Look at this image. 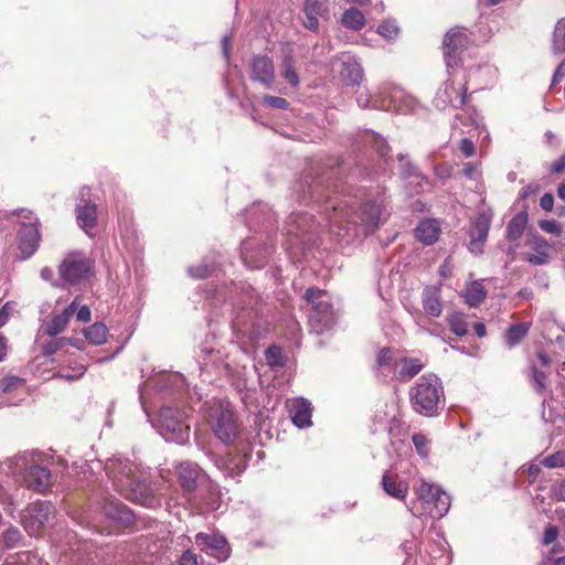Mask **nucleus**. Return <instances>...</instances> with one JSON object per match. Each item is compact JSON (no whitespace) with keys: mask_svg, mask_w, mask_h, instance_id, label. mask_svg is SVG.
I'll return each instance as SVG.
<instances>
[{"mask_svg":"<svg viewBox=\"0 0 565 565\" xmlns=\"http://www.w3.org/2000/svg\"><path fill=\"white\" fill-rule=\"evenodd\" d=\"M342 171L340 166L328 169L312 167L295 184L294 192L298 200L319 205L330 231L349 243L384 224L392 207L386 188L381 182L375 186H364L354 195L347 186L331 183Z\"/></svg>","mask_w":565,"mask_h":565,"instance_id":"f257e3e1","label":"nucleus"},{"mask_svg":"<svg viewBox=\"0 0 565 565\" xmlns=\"http://www.w3.org/2000/svg\"><path fill=\"white\" fill-rule=\"evenodd\" d=\"M104 470L113 490L125 499L146 508L160 505L162 490L158 482L149 479L140 463L115 456L106 460Z\"/></svg>","mask_w":565,"mask_h":565,"instance_id":"f03ea898","label":"nucleus"},{"mask_svg":"<svg viewBox=\"0 0 565 565\" xmlns=\"http://www.w3.org/2000/svg\"><path fill=\"white\" fill-rule=\"evenodd\" d=\"M178 477L188 505L172 507L171 500L167 503L170 513L178 520L185 522L186 519L194 516V511L198 514H204L221 508L218 486L199 465L191 461L181 462L178 466Z\"/></svg>","mask_w":565,"mask_h":565,"instance_id":"7ed1b4c3","label":"nucleus"},{"mask_svg":"<svg viewBox=\"0 0 565 565\" xmlns=\"http://www.w3.org/2000/svg\"><path fill=\"white\" fill-rule=\"evenodd\" d=\"M412 408L423 416H437L445 404L441 380L435 374L422 375L409 390Z\"/></svg>","mask_w":565,"mask_h":565,"instance_id":"20e7f679","label":"nucleus"},{"mask_svg":"<svg viewBox=\"0 0 565 565\" xmlns=\"http://www.w3.org/2000/svg\"><path fill=\"white\" fill-rule=\"evenodd\" d=\"M8 468L18 482L38 493H45L52 486L46 467L36 462L33 454L23 452L8 460Z\"/></svg>","mask_w":565,"mask_h":565,"instance_id":"39448f33","label":"nucleus"},{"mask_svg":"<svg viewBox=\"0 0 565 565\" xmlns=\"http://www.w3.org/2000/svg\"><path fill=\"white\" fill-rule=\"evenodd\" d=\"M361 108H374L385 111L406 113L413 107V99L405 95L403 89L385 84L379 88L375 96L362 90L356 96Z\"/></svg>","mask_w":565,"mask_h":565,"instance_id":"423d86ee","label":"nucleus"},{"mask_svg":"<svg viewBox=\"0 0 565 565\" xmlns=\"http://www.w3.org/2000/svg\"><path fill=\"white\" fill-rule=\"evenodd\" d=\"M305 299L312 305L309 313L311 329L318 334L329 330L337 320L330 296L324 290L311 287L306 290Z\"/></svg>","mask_w":565,"mask_h":565,"instance_id":"0eeeda50","label":"nucleus"},{"mask_svg":"<svg viewBox=\"0 0 565 565\" xmlns=\"http://www.w3.org/2000/svg\"><path fill=\"white\" fill-rule=\"evenodd\" d=\"M319 224L312 214L292 212L285 223V235L287 236V248L303 249L313 243L312 234Z\"/></svg>","mask_w":565,"mask_h":565,"instance_id":"6e6552de","label":"nucleus"},{"mask_svg":"<svg viewBox=\"0 0 565 565\" xmlns=\"http://www.w3.org/2000/svg\"><path fill=\"white\" fill-rule=\"evenodd\" d=\"M185 417V413L179 408L162 407L159 412V434L170 443H186L190 438V425Z\"/></svg>","mask_w":565,"mask_h":565,"instance_id":"1a4fd4ad","label":"nucleus"},{"mask_svg":"<svg viewBox=\"0 0 565 565\" xmlns=\"http://www.w3.org/2000/svg\"><path fill=\"white\" fill-rule=\"evenodd\" d=\"M207 422L215 436L223 444H231L237 437L238 425L230 405L213 404L207 411Z\"/></svg>","mask_w":565,"mask_h":565,"instance_id":"9d476101","label":"nucleus"},{"mask_svg":"<svg viewBox=\"0 0 565 565\" xmlns=\"http://www.w3.org/2000/svg\"><path fill=\"white\" fill-rule=\"evenodd\" d=\"M416 494L423 511L433 519H441L450 508V497L436 484L422 480Z\"/></svg>","mask_w":565,"mask_h":565,"instance_id":"9b49d317","label":"nucleus"},{"mask_svg":"<svg viewBox=\"0 0 565 565\" xmlns=\"http://www.w3.org/2000/svg\"><path fill=\"white\" fill-rule=\"evenodd\" d=\"M21 218V227L19 228V249L23 255V259L31 257L38 249L41 234L39 231L38 217L26 209H20L13 212Z\"/></svg>","mask_w":565,"mask_h":565,"instance_id":"f8f14e48","label":"nucleus"},{"mask_svg":"<svg viewBox=\"0 0 565 565\" xmlns=\"http://www.w3.org/2000/svg\"><path fill=\"white\" fill-rule=\"evenodd\" d=\"M96 495L100 510L107 519L124 526L134 523L136 519L134 511L111 495L107 486H99Z\"/></svg>","mask_w":565,"mask_h":565,"instance_id":"ddd939ff","label":"nucleus"},{"mask_svg":"<svg viewBox=\"0 0 565 565\" xmlns=\"http://www.w3.org/2000/svg\"><path fill=\"white\" fill-rule=\"evenodd\" d=\"M55 515V509L49 501L30 503L21 511V524L24 530H40L47 526Z\"/></svg>","mask_w":565,"mask_h":565,"instance_id":"4468645a","label":"nucleus"},{"mask_svg":"<svg viewBox=\"0 0 565 565\" xmlns=\"http://www.w3.org/2000/svg\"><path fill=\"white\" fill-rule=\"evenodd\" d=\"M493 218V212L488 209L477 214L472 221L469 230V244L468 249L475 255L483 253V246L488 239L490 226Z\"/></svg>","mask_w":565,"mask_h":565,"instance_id":"2eb2a0df","label":"nucleus"},{"mask_svg":"<svg viewBox=\"0 0 565 565\" xmlns=\"http://www.w3.org/2000/svg\"><path fill=\"white\" fill-rule=\"evenodd\" d=\"M195 542L202 551L218 562L226 561L232 552L227 540L220 532H199Z\"/></svg>","mask_w":565,"mask_h":565,"instance_id":"dca6fc26","label":"nucleus"},{"mask_svg":"<svg viewBox=\"0 0 565 565\" xmlns=\"http://www.w3.org/2000/svg\"><path fill=\"white\" fill-rule=\"evenodd\" d=\"M90 262L78 254H71L64 258L58 267L60 276L68 284H76L87 278L90 271Z\"/></svg>","mask_w":565,"mask_h":565,"instance_id":"f3484780","label":"nucleus"},{"mask_svg":"<svg viewBox=\"0 0 565 565\" xmlns=\"http://www.w3.org/2000/svg\"><path fill=\"white\" fill-rule=\"evenodd\" d=\"M469 39L460 29H451L444 39V58L447 67L455 66L468 47Z\"/></svg>","mask_w":565,"mask_h":565,"instance_id":"a211bd4d","label":"nucleus"},{"mask_svg":"<svg viewBox=\"0 0 565 565\" xmlns=\"http://www.w3.org/2000/svg\"><path fill=\"white\" fill-rule=\"evenodd\" d=\"M467 87H456L454 82H445L438 89L434 104L439 109H445L448 106L454 108L462 107L466 104Z\"/></svg>","mask_w":565,"mask_h":565,"instance_id":"6ab92c4d","label":"nucleus"},{"mask_svg":"<svg viewBox=\"0 0 565 565\" xmlns=\"http://www.w3.org/2000/svg\"><path fill=\"white\" fill-rule=\"evenodd\" d=\"M252 81L257 82L266 89H271L276 82L275 66L266 55H256L250 63Z\"/></svg>","mask_w":565,"mask_h":565,"instance_id":"aec40b11","label":"nucleus"},{"mask_svg":"<svg viewBox=\"0 0 565 565\" xmlns=\"http://www.w3.org/2000/svg\"><path fill=\"white\" fill-rule=\"evenodd\" d=\"M286 407L295 426L307 428L312 425V405L303 397H295L286 401Z\"/></svg>","mask_w":565,"mask_h":565,"instance_id":"412c9836","label":"nucleus"},{"mask_svg":"<svg viewBox=\"0 0 565 565\" xmlns=\"http://www.w3.org/2000/svg\"><path fill=\"white\" fill-rule=\"evenodd\" d=\"M255 239L248 238L242 244V259L249 268H262L267 263L270 254L273 253L274 245L265 243L264 246L255 252Z\"/></svg>","mask_w":565,"mask_h":565,"instance_id":"4be33fe9","label":"nucleus"},{"mask_svg":"<svg viewBox=\"0 0 565 565\" xmlns=\"http://www.w3.org/2000/svg\"><path fill=\"white\" fill-rule=\"evenodd\" d=\"M401 356L397 351L391 348H383L379 351L376 363L383 376L396 375Z\"/></svg>","mask_w":565,"mask_h":565,"instance_id":"5701e85b","label":"nucleus"},{"mask_svg":"<svg viewBox=\"0 0 565 565\" xmlns=\"http://www.w3.org/2000/svg\"><path fill=\"white\" fill-rule=\"evenodd\" d=\"M77 223L78 225L90 235V231L97 223V206L94 203L82 200L77 209Z\"/></svg>","mask_w":565,"mask_h":565,"instance_id":"b1692460","label":"nucleus"},{"mask_svg":"<svg viewBox=\"0 0 565 565\" xmlns=\"http://www.w3.org/2000/svg\"><path fill=\"white\" fill-rule=\"evenodd\" d=\"M382 488L384 492L397 500H405L408 493V483L402 480L396 475H388L387 472L382 476Z\"/></svg>","mask_w":565,"mask_h":565,"instance_id":"393cba45","label":"nucleus"},{"mask_svg":"<svg viewBox=\"0 0 565 565\" xmlns=\"http://www.w3.org/2000/svg\"><path fill=\"white\" fill-rule=\"evenodd\" d=\"M340 76L347 85H359L363 78V70L354 57L347 56L341 62Z\"/></svg>","mask_w":565,"mask_h":565,"instance_id":"a878e982","label":"nucleus"},{"mask_svg":"<svg viewBox=\"0 0 565 565\" xmlns=\"http://www.w3.org/2000/svg\"><path fill=\"white\" fill-rule=\"evenodd\" d=\"M423 307L425 312L434 318H437L443 312V302L440 299V291L436 287H426L423 291Z\"/></svg>","mask_w":565,"mask_h":565,"instance_id":"bb28decb","label":"nucleus"},{"mask_svg":"<svg viewBox=\"0 0 565 565\" xmlns=\"http://www.w3.org/2000/svg\"><path fill=\"white\" fill-rule=\"evenodd\" d=\"M440 227L433 220L420 222L415 230L416 238L426 245L434 244L438 239Z\"/></svg>","mask_w":565,"mask_h":565,"instance_id":"cd10ccee","label":"nucleus"},{"mask_svg":"<svg viewBox=\"0 0 565 565\" xmlns=\"http://www.w3.org/2000/svg\"><path fill=\"white\" fill-rule=\"evenodd\" d=\"M323 6L318 0H305L303 13L305 21L303 26L308 30L316 31L319 28V17L321 15Z\"/></svg>","mask_w":565,"mask_h":565,"instance_id":"c85d7f7f","label":"nucleus"},{"mask_svg":"<svg viewBox=\"0 0 565 565\" xmlns=\"http://www.w3.org/2000/svg\"><path fill=\"white\" fill-rule=\"evenodd\" d=\"M424 366L425 364L418 358L401 356L399 367L396 374L399 380L406 381L417 375Z\"/></svg>","mask_w":565,"mask_h":565,"instance_id":"c756f323","label":"nucleus"},{"mask_svg":"<svg viewBox=\"0 0 565 565\" xmlns=\"http://www.w3.org/2000/svg\"><path fill=\"white\" fill-rule=\"evenodd\" d=\"M215 466L224 472L225 477L235 478L239 476L244 469L245 465L243 460L239 458H234L232 456H226L222 458L215 459Z\"/></svg>","mask_w":565,"mask_h":565,"instance_id":"7c9ffc66","label":"nucleus"},{"mask_svg":"<svg viewBox=\"0 0 565 565\" xmlns=\"http://www.w3.org/2000/svg\"><path fill=\"white\" fill-rule=\"evenodd\" d=\"M364 14L356 8L347 9L341 17V24L350 30L360 31L365 25Z\"/></svg>","mask_w":565,"mask_h":565,"instance_id":"2f4dec72","label":"nucleus"},{"mask_svg":"<svg viewBox=\"0 0 565 565\" xmlns=\"http://www.w3.org/2000/svg\"><path fill=\"white\" fill-rule=\"evenodd\" d=\"M486 289L480 281H473L462 291L465 301L470 307H478L486 298Z\"/></svg>","mask_w":565,"mask_h":565,"instance_id":"473e14b6","label":"nucleus"},{"mask_svg":"<svg viewBox=\"0 0 565 565\" xmlns=\"http://www.w3.org/2000/svg\"><path fill=\"white\" fill-rule=\"evenodd\" d=\"M362 139L365 145L373 148L383 159H386L390 152V147L383 137L377 135L375 131L365 130Z\"/></svg>","mask_w":565,"mask_h":565,"instance_id":"72a5a7b5","label":"nucleus"},{"mask_svg":"<svg viewBox=\"0 0 565 565\" xmlns=\"http://www.w3.org/2000/svg\"><path fill=\"white\" fill-rule=\"evenodd\" d=\"M527 222V214L520 212L509 222L507 226V238L511 242L519 239L525 228Z\"/></svg>","mask_w":565,"mask_h":565,"instance_id":"f704fd0d","label":"nucleus"},{"mask_svg":"<svg viewBox=\"0 0 565 565\" xmlns=\"http://www.w3.org/2000/svg\"><path fill=\"white\" fill-rule=\"evenodd\" d=\"M530 323L520 322L509 327L504 333V341L511 348L520 343V341L527 334Z\"/></svg>","mask_w":565,"mask_h":565,"instance_id":"c9c22d12","label":"nucleus"},{"mask_svg":"<svg viewBox=\"0 0 565 565\" xmlns=\"http://www.w3.org/2000/svg\"><path fill=\"white\" fill-rule=\"evenodd\" d=\"M85 338L95 345H100L107 341L108 329L103 322H96L84 329Z\"/></svg>","mask_w":565,"mask_h":565,"instance_id":"e433bc0d","label":"nucleus"},{"mask_svg":"<svg viewBox=\"0 0 565 565\" xmlns=\"http://www.w3.org/2000/svg\"><path fill=\"white\" fill-rule=\"evenodd\" d=\"M552 51L554 54L565 53V18L559 19L554 26Z\"/></svg>","mask_w":565,"mask_h":565,"instance_id":"4c0bfd02","label":"nucleus"},{"mask_svg":"<svg viewBox=\"0 0 565 565\" xmlns=\"http://www.w3.org/2000/svg\"><path fill=\"white\" fill-rule=\"evenodd\" d=\"M70 317L63 311L55 315L44 327V332L51 337H55L61 333L67 326Z\"/></svg>","mask_w":565,"mask_h":565,"instance_id":"58836bf2","label":"nucleus"},{"mask_svg":"<svg viewBox=\"0 0 565 565\" xmlns=\"http://www.w3.org/2000/svg\"><path fill=\"white\" fill-rule=\"evenodd\" d=\"M284 70L281 72V76L285 81H287L291 87H297L299 85V76L295 68V60L291 55H285L282 58Z\"/></svg>","mask_w":565,"mask_h":565,"instance_id":"ea45409f","label":"nucleus"},{"mask_svg":"<svg viewBox=\"0 0 565 565\" xmlns=\"http://www.w3.org/2000/svg\"><path fill=\"white\" fill-rule=\"evenodd\" d=\"M67 344L75 347L76 340H74L73 338H65V337L52 339L51 341H49L46 344L43 345L42 354L44 356L49 358V356L55 354L57 351H60L62 348H64Z\"/></svg>","mask_w":565,"mask_h":565,"instance_id":"a19ab883","label":"nucleus"},{"mask_svg":"<svg viewBox=\"0 0 565 565\" xmlns=\"http://www.w3.org/2000/svg\"><path fill=\"white\" fill-rule=\"evenodd\" d=\"M215 269V263L209 262L207 258H204L201 264L189 267L188 273L193 278L203 279L211 276Z\"/></svg>","mask_w":565,"mask_h":565,"instance_id":"79ce46f5","label":"nucleus"},{"mask_svg":"<svg viewBox=\"0 0 565 565\" xmlns=\"http://www.w3.org/2000/svg\"><path fill=\"white\" fill-rule=\"evenodd\" d=\"M450 330L459 337L466 335L468 332L467 322L463 319V315L460 312H454L447 317Z\"/></svg>","mask_w":565,"mask_h":565,"instance_id":"37998d69","label":"nucleus"},{"mask_svg":"<svg viewBox=\"0 0 565 565\" xmlns=\"http://www.w3.org/2000/svg\"><path fill=\"white\" fill-rule=\"evenodd\" d=\"M25 381L18 376H6L0 380V390L3 393H11L19 390H23Z\"/></svg>","mask_w":565,"mask_h":565,"instance_id":"c03bdc74","label":"nucleus"},{"mask_svg":"<svg viewBox=\"0 0 565 565\" xmlns=\"http://www.w3.org/2000/svg\"><path fill=\"white\" fill-rule=\"evenodd\" d=\"M531 382L532 386L540 395L546 393V375L544 372L539 371L536 366L531 367Z\"/></svg>","mask_w":565,"mask_h":565,"instance_id":"a18cd8bd","label":"nucleus"},{"mask_svg":"<svg viewBox=\"0 0 565 565\" xmlns=\"http://www.w3.org/2000/svg\"><path fill=\"white\" fill-rule=\"evenodd\" d=\"M541 463L546 468L565 467V450L556 451L542 459Z\"/></svg>","mask_w":565,"mask_h":565,"instance_id":"49530a36","label":"nucleus"},{"mask_svg":"<svg viewBox=\"0 0 565 565\" xmlns=\"http://www.w3.org/2000/svg\"><path fill=\"white\" fill-rule=\"evenodd\" d=\"M266 361L270 366H282L285 359L278 347H270L265 352Z\"/></svg>","mask_w":565,"mask_h":565,"instance_id":"de8ad7c7","label":"nucleus"},{"mask_svg":"<svg viewBox=\"0 0 565 565\" xmlns=\"http://www.w3.org/2000/svg\"><path fill=\"white\" fill-rule=\"evenodd\" d=\"M399 29L394 21H383L377 26V33L382 36L394 40L398 35Z\"/></svg>","mask_w":565,"mask_h":565,"instance_id":"09e8293b","label":"nucleus"},{"mask_svg":"<svg viewBox=\"0 0 565 565\" xmlns=\"http://www.w3.org/2000/svg\"><path fill=\"white\" fill-rule=\"evenodd\" d=\"M263 102L267 107L274 108V109H288L290 106V103L278 96H271V95H265L263 97Z\"/></svg>","mask_w":565,"mask_h":565,"instance_id":"8fccbe9b","label":"nucleus"},{"mask_svg":"<svg viewBox=\"0 0 565 565\" xmlns=\"http://www.w3.org/2000/svg\"><path fill=\"white\" fill-rule=\"evenodd\" d=\"M412 440L417 454L423 458L427 457L429 452L427 438L423 434H414Z\"/></svg>","mask_w":565,"mask_h":565,"instance_id":"3c124183","label":"nucleus"},{"mask_svg":"<svg viewBox=\"0 0 565 565\" xmlns=\"http://www.w3.org/2000/svg\"><path fill=\"white\" fill-rule=\"evenodd\" d=\"M15 310V302L8 301L0 309V328L6 326Z\"/></svg>","mask_w":565,"mask_h":565,"instance_id":"603ef678","label":"nucleus"},{"mask_svg":"<svg viewBox=\"0 0 565 565\" xmlns=\"http://www.w3.org/2000/svg\"><path fill=\"white\" fill-rule=\"evenodd\" d=\"M563 548L559 545H554L548 555L543 562L542 565H548L550 562H553L554 565H565V556L553 558V555L562 552Z\"/></svg>","mask_w":565,"mask_h":565,"instance_id":"864d4df0","label":"nucleus"},{"mask_svg":"<svg viewBox=\"0 0 565 565\" xmlns=\"http://www.w3.org/2000/svg\"><path fill=\"white\" fill-rule=\"evenodd\" d=\"M541 230L552 233V234H558L561 232V227L558 223L554 220H543L540 222Z\"/></svg>","mask_w":565,"mask_h":565,"instance_id":"5fc2aeb1","label":"nucleus"},{"mask_svg":"<svg viewBox=\"0 0 565 565\" xmlns=\"http://www.w3.org/2000/svg\"><path fill=\"white\" fill-rule=\"evenodd\" d=\"M459 149H460V151L462 152V154L466 158H469V157H472L475 154V149L476 148H475L473 142L470 139L463 138L460 141Z\"/></svg>","mask_w":565,"mask_h":565,"instance_id":"6e6d98bb","label":"nucleus"},{"mask_svg":"<svg viewBox=\"0 0 565 565\" xmlns=\"http://www.w3.org/2000/svg\"><path fill=\"white\" fill-rule=\"evenodd\" d=\"M552 493L554 498L565 502V479L553 484Z\"/></svg>","mask_w":565,"mask_h":565,"instance_id":"4d7b16f0","label":"nucleus"},{"mask_svg":"<svg viewBox=\"0 0 565 565\" xmlns=\"http://www.w3.org/2000/svg\"><path fill=\"white\" fill-rule=\"evenodd\" d=\"M179 565H198L195 554L190 551H185L180 557Z\"/></svg>","mask_w":565,"mask_h":565,"instance_id":"13d9d810","label":"nucleus"},{"mask_svg":"<svg viewBox=\"0 0 565 565\" xmlns=\"http://www.w3.org/2000/svg\"><path fill=\"white\" fill-rule=\"evenodd\" d=\"M553 205H554V196L553 194L551 193H545L541 200H540V206L544 210V211H552L553 209Z\"/></svg>","mask_w":565,"mask_h":565,"instance_id":"bf43d9fd","label":"nucleus"},{"mask_svg":"<svg viewBox=\"0 0 565 565\" xmlns=\"http://www.w3.org/2000/svg\"><path fill=\"white\" fill-rule=\"evenodd\" d=\"M564 77H565V58L562 61V63L557 66V68L554 72L552 86L556 85Z\"/></svg>","mask_w":565,"mask_h":565,"instance_id":"052dcab7","label":"nucleus"},{"mask_svg":"<svg viewBox=\"0 0 565 565\" xmlns=\"http://www.w3.org/2000/svg\"><path fill=\"white\" fill-rule=\"evenodd\" d=\"M76 318L78 321L88 322L90 320V309L88 306H82L77 312Z\"/></svg>","mask_w":565,"mask_h":565,"instance_id":"680f3d73","label":"nucleus"},{"mask_svg":"<svg viewBox=\"0 0 565 565\" xmlns=\"http://www.w3.org/2000/svg\"><path fill=\"white\" fill-rule=\"evenodd\" d=\"M565 170V154L561 156L551 166L552 173L558 174Z\"/></svg>","mask_w":565,"mask_h":565,"instance_id":"e2e57ef3","label":"nucleus"},{"mask_svg":"<svg viewBox=\"0 0 565 565\" xmlns=\"http://www.w3.org/2000/svg\"><path fill=\"white\" fill-rule=\"evenodd\" d=\"M19 532H6L4 541L8 548H12L18 541Z\"/></svg>","mask_w":565,"mask_h":565,"instance_id":"0e129e2a","label":"nucleus"},{"mask_svg":"<svg viewBox=\"0 0 565 565\" xmlns=\"http://www.w3.org/2000/svg\"><path fill=\"white\" fill-rule=\"evenodd\" d=\"M548 256L546 254L531 255L529 262L533 265H543L547 263Z\"/></svg>","mask_w":565,"mask_h":565,"instance_id":"69168bd1","label":"nucleus"},{"mask_svg":"<svg viewBox=\"0 0 565 565\" xmlns=\"http://www.w3.org/2000/svg\"><path fill=\"white\" fill-rule=\"evenodd\" d=\"M78 297H76L64 310L63 312L67 315L70 318L77 312L78 310Z\"/></svg>","mask_w":565,"mask_h":565,"instance_id":"338daca9","label":"nucleus"},{"mask_svg":"<svg viewBox=\"0 0 565 565\" xmlns=\"http://www.w3.org/2000/svg\"><path fill=\"white\" fill-rule=\"evenodd\" d=\"M557 374L562 380L557 388L559 387L562 394L565 396V362L561 365L559 370L557 371Z\"/></svg>","mask_w":565,"mask_h":565,"instance_id":"774afa93","label":"nucleus"}]
</instances>
